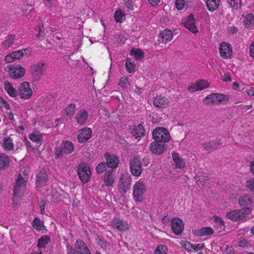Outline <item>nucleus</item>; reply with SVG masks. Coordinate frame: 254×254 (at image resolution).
Listing matches in <instances>:
<instances>
[{"label": "nucleus", "mask_w": 254, "mask_h": 254, "mask_svg": "<svg viewBox=\"0 0 254 254\" xmlns=\"http://www.w3.org/2000/svg\"><path fill=\"white\" fill-rule=\"evenodd\" d=\"M49 238L47 236H43L39 240L38 247L40 248H44L46 245L49 243Z\"/></svg>", "instance_id": "44"}, {"label": "nucleus", "mask_w": 254, "mask_h": 254, "mask_svg": "<svg viewBox=\"0 0 254 254\" xmlns=\"http://www.w3.org/2000/svg\"><path fill=\"white\" fill-rule=\"evenodd\" d=\"M27 8L23 10L24 14L27 15L32 10V6L31 5L27 6Z\"/></svg>", "instance_id": "63"}, {"label": "nucleus", "mask_w": 254, "mask_h": 254, "mask_svg": "<svg viewBox=\"0 0 254 254\" xmlns=\"http://www.w3.org/2000/svg\"><path fill=\"white\" fill-rule=\"evenodd\" d=\"M247 186L251 190H254V180H250L247 181Z\"/></svg>", "instance_id": "60"}, {"label": "nucleus", "mask_w": 254, "mask_h": 254, "mask_svg": "<svg viewBox=\"0 0 254 254\" xmlns=\"http://www.w3.org/2000/svg\"><path fill=\"white\" fill-rule=\"evenodd\" d=\"M62 150L57 148L55 150V155L59 157L62 152L68 154L72 153L74 150V145L73 143L69 141H65L62 144Z\"/></svg>", "instance_id": "16"}, {"label": "nucleus", "mask_w": 254, "mask_h": 254, "mask_svg": "<svg viewBox=\"0 0 254 254\" xmlns=\"http://www.w3.org/2000/svg\"><path fill=\"white\" fill-rule=\"evenodd\" d=\"M128 82V78L126 76H123L121 78L119 85L121 87H124Z\"/></svg>", "instance_id": "57"}, {"label": "nucleus", "mask_w": 254, "mask_h": 254, "mask_svg": "<svg viewBox=\"0 0 254 254\" xmlns=\"http://www.w3.org/2000/svg\"><path fill=\"white\" fill-rule=\"evenodd\" d=\"M160 141H155L152 142L149 148L151 152L155 154L160 155L166 150V145L164 143H160Z\"/></svg>", "instance_id": "23"}, {"label": "nucleus", "mask_w": 254, "mask_h": 254, "mask_svg": "<svg viewBox=\"0 0 254 254\" xmlns=\"http://www.w3.org/2000/svg\"><path fill=\"white\" fill-rule=\"evenodd\" d=\"M146 191V187L141 180L136 182L133 186V196L136 202H141L143 200V194Z\"/></svg>", "instance_id": "5"}, {"label": "nucleus", "mask_w": 254, "mask_h": 254, "mask_svg": "<svg viewBox=\"0 0 254 254\" xmlns=\"http://www.w3.org/2000/svg\"><path fill=\"white\" fill-rule=\"evenodd\" d=\"M125 6L128 10H133L134 9V5L130 0H127L125 2Z\"/></svg>", "instance_id": "58"}, {"label": "nucleus", "mask_w": 254, "mask_h": 254, "mask_svg": "<svg viewBox=\"0 0 254 254\" xmlns=\"http://www.w3.org/2000/svg\"><path fill=\"white\" fill-rule=\"evenodd\" d=\"M248 214L242 209L234 210L227 213V217L233 221H242Z\"/></svg>", "instance_id": "18"}, {"label": "nucleus", "mask_w": 254, "mask_h": 254, "mask_svg": "<svg viewBox=\"0 0 254 254\" xmlns=\"http://www.w3.org/2000/svg\"><path fill=\"white\" fill-rule=\"evenodd\" d=\"M148 2L153 6H156L160 2V0H147Z\"/></svg>", "instance_id": "62"}, {"label": "nucleus", "mask_w": 254, "mask_h": 254, "mask_svg": "<svg viewBox=\"0 0 254 254\" xmlns=\"http://www.w3.org/2000/svg\"><path fill=\"white\" fill-rule=\"evenodd\" d=\"M129 168L133 176L135 177L140 176L142 172V168L139 157L135 156L131 159L129 162Z\"/></svg>", "instance_id": "10"}, {"label": "nucleus", "mask_w": 254, "mask_h": 254, "mask_svg": "<svg viewBox=\"0 0 254 254\" xmlns=\"http://www.w3.org/2000/svg\"><path fill=\"white\" fill-rule=\"evenodd\" d=\"M4 88L9 96L12 98L16 97L18 95V91L13 85L8 81H5Z\"/></svg>", "instance_id": "31"}, {"label": "nucleus", "mask_w": 254, "mask_h": 254, "mask_svg": "<svg viewBox=\"0 0 254 254\" xmlns=\"http://www.w3.org/2000/svg\"><path fill=\"white\" fill-rule=\"evenodd\" d=\"M23 50L13 51L5 56V61L7 63H12L21 59L23 57Z\"/></svg>", "instance_id": "25"}, {"label": "nucleus", "mask_w": 254, "mask_h": 254, "mask_svg": "<svg viewBox=\"0 0 254 254\" xmlns=\"http://www.w3.org/2000/svg\"><path fill=\"white\" fill-rule=\"evenodd\" d=\"M116 179V175L112 171H108L103 176L104 184L107 187H111L113 185Z\"/></svg>", "instance_id": "28"}, {"label": "nucleus", "mask_w": 254, "mask_h": 254, "mask_svg": "<svg viewBox=\"0 0 254 254\" xmlns=\"http://www.w3.org/2000/svg\"><path fill=\"white\" fill-rule=\"evenodd\" d=\"M203 147L205 150L208 151L213 150L215 148L213 142H207L205 143Z\"/></svg>", "instance_id": "56"}, {"label": "nucleus", "mask_w": 254, "mask_h": 254, "mask_svg": "<svg viewBox=\"0 0 254 254\" xmlns=\"http://www.w3.org/2000/svg\"><path fill=\"white\" fill-rule=\"evenodd\" d=\"M74 249L69 245L66 246L67 254H91L85 243L81 240L75 242Z\"/></svg>", "instance_id": "3"}, {"label": "nucleus", "mask_w": 254, "mask_h": 254, "mask_svg": "<svg viewBox=\"0 0 254 254\" xmlns=\"http://www.w3.org/2000/svg\"><path fill=\"white\" fill-rule=\"evenodd\" d=\"M228 3L234 8L237 9L241 7L242 0H227Z\"/></svg>", "instance_id": "49"}, {"label": "nucleus", "mask_w": 254, "mask_h": 254, "mask_svg": "<svg viewBox=\"0 0 254 254\" xmlns=\"http://www.w3.org/2000/svg\"><path fill=\"white\" fill-rule=\"evenodd\" d=\"M106 159V165L109 168H116L119 164V158L115 155H112L108 153L105 154Z\"/></svg>", "instance_id": "24"}, {"label": "nucleus", "mask_w": 254, "mask_h": 254, "mask_svg": "<svg viewBox=\"0 0 254 254\" xmlns=\"http://www.w3.org/2000/svg\"><path fill=\"white\" fill-rule=\"evenodd\" d=\"M175 4L178 10H182L185 6V2L184 0H176Z\"/></svg>", "instance_id": "54"}, {"label": "nucleus", "mask_w": 254, "mask_h": 254, "mask_svg": "<svg viewBox=\"0 0 254 254\" xmlns=\"http://www.w3.org/2000/svg\"><path fill=\"white\" fill-rule=\"evenodd\" d=\"M181 246L188 252H192V244L186 241H181L180 243Z\"/></svg>", "instance_id": "48"}, {"label": "nucleus", "mask_w": 254, "mask_h": 254, "mask_svg": "<svg viewBox=\"0 0 254 254\" xmlns=\"http://www.w3.org/2000/svg\"><path fill=\"white\" fill-rule=\"evenodd\" d=\"M130 55L133 56L136 60L140 61L144 57V53L140 49L133 48L130 51Z\"/></svg>", "instance_id": "39"}, {"label": "nucleus", "mask_w": 254, "mask_h": 254, "mask_svg": "<svg viewBox=\"0 0 254 254\" xmlns=\"http://www.w3.org/2000/svg\"><path fill=\"white\" fill-rule=\"evenodd\" d=\"M77 174L83 183L88 182L91 175L89 165L85 163L80 164L77 168Z\"/></svg>", "instance_id": "7"}, {"label": "nucleus", "mask_w": 254, "mask_h": 254, "mask_svg": "<svg viewBox=\"0 0 254 254\" xmlns=\"http://www.w3.org/2000/svg\"><path fill=\"white\" fill-rule=\"evenodd\" d=\"M153 104L158 108H164L168 105L169 101L165 97L160 95L154 99Z\"/></svg>", "instance_id": "30"}, {"label": "nucleus", "mask_w": 254, "mask_h": 254, "mask_svg": "<svg viewBox=\"0 0 254 254\" xmlns=\"http://www.w3.org/2000/svg\"><path fill=\"white\" fill-rule=\"evenodd\" d=\"M45 31L44 25L43 24H39L38 25V32L36 35V37L38 39L43 38L45 36Z\"/></svg>", "instance_id": "51"}, {"label": "nucleus", "mask_w": 254, "mask_h": 254, "mask_svg": "<svg viewBox=\"0 0 254 254\" xmlns=\"http://www.w3.org/2000/svg\"><path fill=\"white\" fill-rule=\"evenodd\" d=\"M214 225L218 229H223L224 228V222L222 220L221 217L218 216H214Z\"/></svg>", "instance_id": "42"}, {"label": "nucleus", "mask_w": 254, "mask_h": 254, "mask_svg": "<svg viewBox=\"0 0 254 254\" xmlns=\"http://www.w3.org/2000/svg\"><path fill=\"white\" fill-rule=\"evenodd\" d=\"M92 130L90 128L86 127L79 130L77 139L79 143H83L87 141L91 136Z\"/></svg>", "instance_id": "20"}, {"label": "nucleus", "mask_w": 254, "mask_h": 254, "mask_svg": "<svg viewBox=\"0 0 254 254\" xmlns=\"http://www.w3.org/2000/svg\"><path fill=\"white\" fill-rule=\"evenodd\" d=\"M213 232V229L211 227H203L195 231V235L199 237L210 236Z\"/></svg>", "instance_id": "32"}, {"label": "nucleus", "mask_w": 254, "mask_h": 254, "mask_svg": "<svg viewBox=\"0 0 254 254\" xmlns=\"http://www.w3.org/2000/svg\"><path fill=\"white\" fill-rule=\"evenodd\" d=\"M36 186L39 191L42 192L43 191H48L51 188L49 183L47 172L46 170L43 169L37 175Z\"/></svg>", "instance_id": "2"}, {"label": "nucleus", "mask_w": 254, "mask_h": 254, "mask_svg": "<svg viewBox=\"0 0 254 254\" xmlns=\"http://www.w3.org/2000/svg\"><path fill=\"white\" fill-rule=\"evenodd\" d=\"M46 64L41 61L31 64L29 71L33 78L35 80H39L45 72Z\"/></svg>", "instance_id": "4"}, {"label": "nucleus", "mask_w": 254, "mask_h": 254, "mask_svg": "<svg viewBox=\"0 0 254 254\" xmlns=\"http://www.w3.org/2000/svg\"><path fill=\"white\" fill-rule=\"evenodd\" d=\"M239 203L242 210L248 214L250 213L253 202L250 196L246 194L241 196L239 199Z\"/></svg>", "instance_id": "15"}, {"label": "nucleus", "mask_w": 254, "mask_h": 254, "mask_svg": "<svg viewBox=\"0 0 254 254\" xmlns=\"http://www.w3.org/2000/svg\"><path fill=\"white\" fill-rule=\"evenodd\" d=\"M205 3L208 10L213 12L219 7L221 3L220 0H205Z\"/></svg>", "instance_id": "33"}, {"label": "nucleus", "mask_w": 254, "mask_h": 254, "mask_svg": "<svg viewBox=\"0 0 254 254\" xmlns=\"http://www.w3.org/2000/svg\"><path fill=\"white\" fill-rule=\"evenodd\" d=\"M0 144L5 151H11L14 149V143L10 136H4L0 135Z\"/></svg>", "instance_id": "21"}, {"label": "nucleus", "mask_w": 254, "mask_h": 254, "mask_svg": "<svg viewBox=\"0 0 254 254\" xmlns=\"http://www.w3.org/2000/svg\"><path fill=\"white\" fill-rule=\"evenodd\" d=\"M9 164V158L4 153H0V170L6 168Z\"/></svg>", "instance_id": "38"}, {"label": "nucleus", "mask_w": 254, "mask_h": 254, "mask_svg": "<svg viewBox=\"0 0 254 254\" xmlns=\"http://www.w3.org/2000/svg\"><path fill=\"white\" fill-rule=\"evenodd\" d=\"M209 85L207 80H200L189 86L188 89L190 92L200 91L208 87Z\"/></svg>", "instance_id": "22"}, {"label": "nucleus", "mask_w": 254, "mask_h": 254, "mask_svg": "<svg viewBox=\"0 0 254 254\" xmlns=\"http://www.w3.org/2000/svg\"><path fill=\"white\" fill-rule=\"evenodd\" d=\"M246 92L248 95L253 96H254V90L252 88H248L246 89Z\"/></svg>", "instance_id": "64"}, {"label": "nucleus", "mask_w": 254, "mask_h": 254, "mask_svg": "<svg viewBox=\"0 0 254 254\" xmlns=\"http://www.w3.org/2000/svg\"><path fill=\"white\" fill-rule=\"evenodd\" d=\"M152 135L155 140L163 142L169 141L171 138L169 131L163 127H158L155 128L153 132Z\"/></svg>", "instance_id": "6"}, {"label": "nucleus", "mask_w": 254, "mask_h": 254, "mask_svg": "<svg viewBox=\"0 0 254 254\" xmlns=\"http://www.w3.org/2000/svg\"><path fill=\"white\" fill-rule=\"evenodd\" d=\"M26 69L20 64H14L9 66L8 73L10 77L14 79H20L25 74Z\"/></svg>", "instance_id": "9"}, {"label": "nucleus", "mask_w": 254, "mask_h": 254, "mask_svg": "<svg viewBox=\"0 0 254 254\" xmlns=\"http://www.w3.org/2000/svg\"><path fill=\"white\" fill-rule=\"evenodd\" d=\"M173 39V33L171 30L165 29L159 35L158 41L163 43H167Z\"/></svg>", "instance_id": "26"}, {"label": "nucleus", "mask_w": 254, "mask_h": 254, "mask_svg": "<svg viewBox=\"0 0 254 254\" xmlns=\"http://www.w3.org/2000/svg\"><path fill=\"white\" fill-rule=\"evenodd\" d=\"M168 248L166 246L159 245L155 250L154 254H166Z\"/></svg>", "instance_id": "46"}, {"label": "nucleus", "mask_w": 254, "mask_h": 254, "mask_svg": "<svg viewBox=\"0 0 254 254\" xmlns=\"http://www.w3.org/2000/svg\"><path fill=\"white\" fill-rule=\"evenodd\" d=\"M204 248L203 244H198L197 245H192V252L193 251L194 252H197L199 250L203 249Z\"/></svg>", "instance_id": "55"}, {"label": "nucleus", "mask_w": 254, "mask_h": 254, "mask_svg": "<svg viewBox=\"0 0 254 254\" xmlns=\"http://www.w3.org/2000/svg\"><path fill=\"white\" fill-rule=\"evenodd\" d=\"M219 51L220 56L223 59L230 58L232 55V47L229 44L226 42H222L220 44Z\"/></svg>", "instance_id": "19"}, {"label": "nucleus", "mask_w": 254, "mask_h": 254, "mask_svg": "<svg viewBox=\"0 0 254 254\" xmlns=\"http://www.w3.org/2000/svg\"><path fill=\"white\" fill-rule=\"evenodd\" d=\"M229 99V96L222 94L213 93L206 96L204 99V103L206 104H220L226 102Z\"/></svg>", "instance_id": "8"}, {"label": "nucleus", "mask_w": 254, "mask_h": 254, "mask_svg": "<svg viewBox=\"0 0 254 254\" xmlns=\"http://www.w3.org/2000/svg\"><path fill=\"white\" fill-rule=\"evenodd\" d=\"M248 245V242L246 240H242L239 242L238 245L241 247H245Z\"/></svg>", "instance_id": "61"}, {"label": "nucleus", "mask_w": 254, "mask_h": 254, "mask_svg": "<svg viewBox=\"0 0 254 254\" xmlns=\"http://www.w3.org/2000/svg\"><path fill=\"white\" fill-rule=\"evenodd\" d=\"M33 226L36 230L40 231L44 227L43 222L38 218H35L33 221Z\"/></svg>", "instance_id": "45"}, {"label": "nucleus", "mask_w": 254, "mask_h": 254, "mask_svg": "<svg viewBox=\"0 0 254 254\" xmlns=\"http://www.w3.org/2000/svg\"><path fill=\"white\" fill-rule=\"evenodd\" d=\"M131 134L135 139H139L144 134V129L141 125H138L136 127L132 129Z\"/></svg>", "instance_id": "35"}, {"label": "nucleus", "mask_w": 254, "mask_h": 254, "mask_svg": "<svg viewBox=\"0 0 254 254\" xmlns=\"http://www.w3.org/2000/svg\"><path fill=\"white\" fill-rule=\"evenodd\" d=\"M171 227L173 232L177 236H180L184 229V223L183 220L178 217L172 219Z\"/></svg>", "instance_id": "14"}, {"label": "nucleus", "mask_w": 254, "mask_h": 254, "mask_svg": "<svg viewBox=\"0 0 254 254\" xmlns=\"http://www.w3.org/2000/svg\"><path fill=\"white\" fill-rule=\"evenodd\" d=\"M131 178L128 173L122 174L120 178L119 187L124 193L126 192L130 188Z\"/></svg>", "instance_id": "12"}, {"label": "nucleus", "mask_w": 254, "mask_h": 254, "mask_svg": "<svg viewBox=\"0 0 254 254\" xmlns=\"http://www.w3.org/2000/svg\"><path fill=\"white\" fill-rule=\"evenodd\" d=\"M29 139L39 146L43 144L42 134L38 130H34L29 135Z\"/></svg>", "instance_id": "29"}, {"label": "nucleus", "mask_w": 254, "mask_h": 254, "mask_svg": "<svg viewBox=\"0 0 254 254\" xmlns=\"http://www.w3.org/2000/svg\"><path fill=\"white\" fill-rule=\"evenodd\" d=\"M88 117L87 112L85 110L81 109L77 113L75 119L78 124L83 125L85 124Z\"/></svg>", "instance_id": "27"}, {"label": "nucleus", "mask_w": 254, "mask_h": 254, "mask_svg": "<svg viewBox=\"0 0 254 254\" xmlns=\"http://www.w3.org/2000/svg\"><path fill=\"white\" fill-rule=\"evenodd\" d=\"M172 157L177 168L182 169L185 167V162L183 159L180 157L178 153H173L172 154Z\"/></svg>", "instance_id": "36"}, {"label": "nucleus", "mask_w": 254, "mask_h": 254, "mask_svg": "<svg viewBox=\"0 0 254 254\" xmlns=\"http://www.w3.org/2000/svg\"><path fill=\"white\" fill-rule=\"evenodd\" d=\"M126 70L128 73H132L134 71L135 64L133 61L130 58H127L126 62Z\"/></svg>", "instance_id": "40"}, {"label": "nucleus", "mask_w": 254, "mask_h": 254, "mask_svg": "<svg viewBox=\"0 0 254 254\" xmlns=\"http://www.w3.org/2000/svg\"><path fill=\"white\" fill-rule=\"evenodd\" d=\"M45 4V5L50 9L52 10L53 7L56 5L57 2L56 0H42Z\"/></svg>", "instance_id": "50"}, {"label": "nucleus", "mask_w": 254, "mask_h": 254, "mask_svg": "<svg viewBox=\"0 0 254 254\" xmlns=\"http://www.w3.org/2000/svg\"><path fill=\"white\" fill-rule=\"evenodd\" d=\"M111 225L120 231H126L129 228L127 222L119 217L114 218L111 221Z\"/></svg>", "instance_id": "17"}, {"label": "nucleus", "mask_w": 254, "mask_h": 254, "mask_svg": "<svg viewBox=\"0 0 254 254\" xmlns=\"http://www.w3.org/2000/svg\"><path fill=\"white\" fill-rule=\"evenodd\" d=\"M76 109L75 104L71 103L65 108V111L68 117H71L74 114Z\"/></svg>", "instance_id": "43"}, {"label": "nucleus", "mask_w": 254, "mask_h": 254, "mask_svg": "<svg viewBox=\"0 0 254 254\" xmlns=\"http://www.w3.org/2000/svg\"><path fill=\"white\" fill-rule=\"evenodd\" d=\"M26 181L19 175L13 190V201L14 205H17L21 197L26 190Z\"/></svg>", "instance_id": "1"}, {"label": "nucleus", "mask_w": 254, "mask_h": 254, "mask_svg": "<svg viewBox=\"0 0 254 254\" xmlns=\"http://www.w3.org/2000/svg\"><path fill=\"white\" fill-rule=\"evenodd\" d=\"M16 35L14 34H9L5 38L4 41L2 42L1 46L4 49H8L14 43Z\"/></svg>", "instance_id": "34"}, {"label": "nucleus", "mask_w": 254, "mask_h": 254, "mask_svg": "<svg viewBox=\"0 0 254 254\" xmlns=\"http://www.w3.org/2000/svg\"><path fill=\"white\" fill-rule=\"evenodd\" d=\"M114 18L117 22L123 23L125 20L126 16L121 9H118L115 13Z\"/></svg>", "instance_id": "41"}, {"label": "nucleus", "mask_w": 254, "mask_h": 254, "mask_svg": "<svg viewBox=\"0 0 254 254\" xmlns=\"http://www.w3.org/2000/svg\"><path fill=\"white\" fill-rule=\"evenodd\" d=\"M250 56L253 59H254V40L250 44L249 46Z\"/></svg>", "instance_id": "59"}, {"label": "nucleus", "mask_w": 254, "mask_h": 254, "mask_svg": "<svg viewBox=\"0 0 254 254\" xmlns=\"http://www.w3.org/2000/svg\"><path fill=\"white\" fill-rule=\"evenodd\" d=\"M196 19L193 14H190L183 22L184 26L194 34L199 32L196 24Z\"/></svg>", "instance_id": "13"}, {"label": "nucleus", "mask_w": 254, "mask_h": 254, "mask_svg": "<svg viewBox=\"0 0 254 254\" xmlns=\"http://www.w3.org/2000/svg\"><path fill=\"white\" fill-rule=\"evenodd\" d=\"M106 168V164L104 162H102L99 164L96 168V171L97 173L101 174L103 172Z\"/></svg>", "instance_id": "52"}, {"label": "nucleus", "mask_w": 254, "mask_h": 254, "mask_svg": "<svg viewBox=\"0 0 254 254\" xmlns=\"http://www.w3.org/2000/svg\"><path fill=\"white\" fill-rule=\"evenodd\" d=\"M212 179H209L208 177H203L202 178H200L198 180V183H203L202 185H204L206 187H210L211 186L210 182L212 183L213 182V180H212Z\"/></svg>", "instance_id": "47"}, {"label": "nucleus", "mask_w": 254, "mask_h": 254, "mask_svg": "<svg viewBox=\"0 0 254 254\" xmlns=\"http://www.w3.org/2000/svg\"><path fill=\"white\" fill-rule=\"evenodd\" d=\"M18 92L20 98L24 100L29 99L33 94L30 84L26 81H24L20 84Z\"/></svg>", "instance_id": "11"}, {"label": "nucleus", "mask_w": 254, "mask_h": 254, "mask_svg": "<svg viewBox=\"0 0 254 254\" xmlns=\"http://www.w3.org/2000/svg\"><path fill=\"white\" fill-rule=\"evenodd\" d=\"M0 107L4 108L6 110H9L10 109L9 105L1 97H0Z\"/></svg>", "instance_id": "53"}, {"label": "nucleus", "mask_w": 254, "mask_h": 254, "mask_svg": "<svg viewBox=\"0 0 254 254\" xmlns=\"http://www.w3.org/2000/svg\"><path fill=\"white\" fill-rule=\"evenodd\" d=\"M245 26L249 29H252L254 25V15L252 14H248L244 19Z\"/></svg>", "instance_id": "37"}]
</instances>
